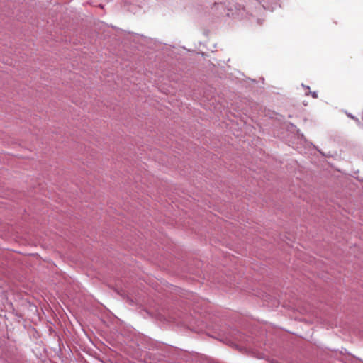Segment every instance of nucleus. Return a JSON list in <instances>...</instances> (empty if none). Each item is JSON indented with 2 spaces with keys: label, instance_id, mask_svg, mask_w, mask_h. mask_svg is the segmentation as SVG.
<instances>
[{
  "label": "nucleus",
  "instance_id": "2",
  "mask_svg": "<svg viewBox=\"0 0 363 363\" xmlns=\"http://www.w3.org/2000/svg\"><path fill=\"white\" fill-rule=\"evenodd\" d=\"M362 120H363V115H362Z\"/></svg>",
  "mask_w": 363,
  "mask_h": 363
},
{
  "label": "nucleus",
  "instance_id": "1",
  "mask_svg": "<svg viewBox=\"0 0 363 363\" xmlns=\"http://www.w3.org/2000/svg\"><path fill=\"white\" fill-rule=\"evenodd\" d=\"M309 94L311 95V96L313 98H314V99H317L318 98V93L316 91H313V92L309 91V93H306L307 95Z\"/></svg>",
  "mask_w": 363,
  "mask_h": 363
}]
</instances>
